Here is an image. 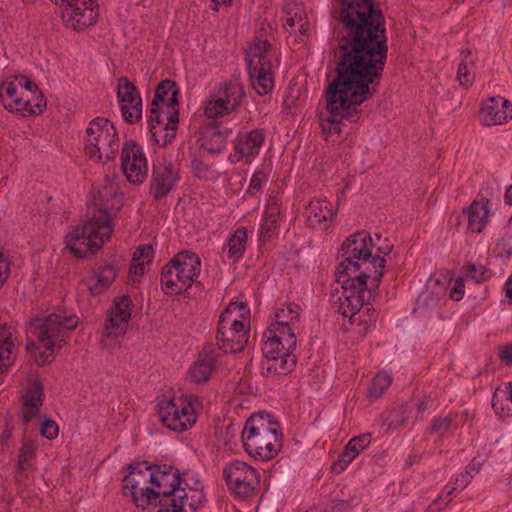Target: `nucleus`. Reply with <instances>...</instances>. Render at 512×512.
<instances>
[{"label": "nucleus", "mask_w": 512, "mask_h": 512, "mask_svg": "<svg viewBox=\"0 0 512 512\" xmlns=\"http://www.w3.org/2000/svg\"><path fill=\"white\" fill-rule=\"evenodd\" d=\"M334 63L336 75L325 91L328 117L320 124L324 134L340 133L343 120H359V107L377 92L385 67L346 54L334 55Z\"/></svg>", "instance_id": "nucleus-1"}, {"label": "nucleus", "mask_w": 512, "mask_h": 512, "mask_svg": "<svg viewBox=\"0 0 512 512\" xmlns=\"http://www.w3.org/2000/svg\"><path fill=\"white\" fill-rule=\"evenodd\" d=\"M333 13L338 47L334 55L345 54L385 65L388 54L385 17L375 0H336Z\"/></svg>", "instance_id": "nucleus-2"}, {"label": "nucleus", "mask_w": 512, "mask_h": 512, "mask_svg": "<svg viewBox=\"0 0 512 512\" xmlns=\"http://www.w3.org/2000/svg\"><path fill=\"white\" fill-rule=\"evenodd\" d=\"M79 323L76 315L57 310L36 317L27 330V352L38 366L50 363L54 359L55 349H60L70 338V332Z\"/></svg>", "instance_id": "nucleus-3"}, {"label": "nucleus", "mask_w": 512, "mask_h": 512, "mask_svg": "<svg viewBox=\"0 0 512 512\" xmlns=\"http://www.w3.org/2000/svg\"><path fill=\"white\" fill-rule=\"evenodd\" d=\"M375 245L371 234L365 230L347 237L338 253L342 261L336 268L335 276H346L349 271H371L373 272L371 290H377L384 275L386 260L378 254L373 255L372 248Z\"/></svg>", "instance_id": "nucleus-4"}, {"label": "nucleus", "mask_w": 512, "mask_h": 512, "mask_svg": "<svg viewBox=\"0 0 512 512\" xmlns=\"http://www.w3.org/2000/svg\"><path fill=\"white\" fill-rule=\"evenodd\" d=\"M279 423L263 411L251 415L243 428L242 441L245 451L255 459L269 461L282 447Z\"/></svg>", "instance_id": "nucleus-5"}, {"label": "nucleus", "mask_w": 512, "mask_h": 512, "mask_svg": "<svg viewBox=\"0 0 512 512\" xmlns=\"http://www.w3.org/2000/svg\"><path fill=\"white\" fill-rule=\"evenodd\" d=\"M249 308L244 302H231L222 311L217 327L216 344L224 353H237L249 339Z\"/></svg>", "instance_id": "nucleus-6"}, {"label": "nucleus", "mask_w": 512, "mask_h": 512, "mask_svg": "<svg viewBox=\"0 0 512 512\" xmlns=\"http://www.w3.org/2000/svg\"><path fill=\"white\" fill-rule=\"evenodd\" d=\"M199 257L190 251L176 254L162 269L161 284L171 294H181L196 282L200 274Z\"/></svg>", "instance_id": "nucleus-7"}, {"label": "nucleus", "mask_w": 512, "mask_h": 512, "mask_svg": "<svg viewBox=\"0 0 512 512\" xmlns=\"http://www.w3.org/2000/svg\"><path fill=\"white\" fill-rule=\"evenodd\" d=\"M108 222L107 219L104 224L99 225L95 216L88 218L65 236L66 248L77 258L94 254L112 234Z\"/></svg>", "instance_id": "nucleus-8"}, {"label": "nucleus", "mask_w": 512, "mask_h": 512, "mask_svg": "<svg viewBox=\"0 0 512 512\" xmlns=\"http://www.w3.org/2000/svg\"><path fill=\"white\" fill-rule=\"evenodd\" d=\"M251 84L258 95L263 96L272 91L274 86L272 74V51L268 40L256 38L249 46L245 57Z\"/></svg>", "instance_id": "nucleus-9"}, {"label": "nucleus", "mask_w": 512, "mask_h": 512, "mask_svg": "<svg viewBox=\"0 0 512 512\" xmlns=\"http://www.w3.org/2000/svg\"><path fill=\"white\" fill-rule=\"evenodd\" d=\"M119 142L114 125L105 118L92 120L85 137V153L90 159L101 161L113 160L118 152Z\"/></svg>", "instance_id": "nucleus-10"}, {"label": "nucleus", "mask_w": 512, "mask_h": 512, "mask_svg": "<svg viewBox=\"0 0 512 512\" xmlns=\"http://www.w3.org/2000/svg\"><path fill=\"white\" fill-rule=\"evenodd\" d=\"M194 400H197L194 395L161 400L157 406L161 422L168 429L176 432L191 428L196 422Z\"/></svg>", "instance_id": "nucleus-11"}, {"label": "nucleus", "mask_w": 512, "mask_h": 512, "mask_svg": "<svg viewBox=\"0 0 512 512\" xmlns=\"http://www.w3.org/2000/svg\"><path fill=\"white\" fill-rule=\"evenodd\" d=\"M129 475L122 481V487L125 495H130L137 507L142 509L152 505L150 491L152 486V465L147 461L132 463L128 467Z\"/></svg>", "instance_id": "nucleus-12"}, {"label": "nucleus", "mask_w": 512, "mask_h": 512, "mask_svg": "<svg viewBox=\"0 0 512 512\" xmlns=\"http://www.w3.org/2000/svg\"><path fill=\"white\" fill-rule=\"evenodd\" d=\"M264 336L266 340L262 345V352L266 361L262 364L263 376L287 375L296 365V356L293 351H286V345H283L278 338L267 333Z\"/></svg>", "instance_id": "nucleus-13"}, {"label": "nucleus", "mask_w": 512, "mask_h": 512, "mask_svg": "<svg viewBox=\"0 0 512 512\" xmlns=\"http://www.w3.org/2000/svg\"><path fill=\"white\" fill-rule=\"evenodd\" d=\"M181 484L180 472L171 465H152V486L150 491L152 505L167 508L170 499H173Z\"/></svg>", "instance_id": "nucleus-14"}, {"label": "nucleus", "mask_w": 512, "mask_h": 512, "mask_svg": "<svg viewBox=\"0 0 512 512\" xmlns=\"http://www.w3.org/2000/svg\"><path fill=\"white\" fill-rule=\"evenodd\" d=\"M223 476L230 491L239 498L252 496L260 483L256 470L239 460L228 463Z\"/></svg>", "instance_id": "nucleus-15"}, {"label": "nucleus", "mask_w": 512, "mask_h": 512, "mask_svg": "<svg viewBox=\"0 0 512 512\" xmlns=\"http://www.w3.org/2000/svg\"><path fill=\"white\" fill-rule=\"evenodd\" d=\"M372 279L373 272L367 270L349 271L346 276H336V281L343 288V296L350 299L348 305L354 307V309L363 308L365 304L369 305L370 301L374 299L373 293L376 290H371Z\"/></svg>", "instance_id": "nucleus-16"}, {"label": "nucleus", "mask_w": 512, "mask_h": 512, "mask_svg": "<svg viewBox=\"0 0 512 512\" xmlns=\"http://www.w3.org/2000/svg\"><path fill=\"white\" fill-rule=\"evenodd\" d=\"M64 5L62 19L66 27L82 31L93 25L97 19V11L93 0H60Z\"/></svg>", "instance_id": "nucleus-17"}, {"label": "nucleus", "mask_w": 512, "mask_h": 512, "mask_svg": "<svg viewBox=\"0 0 512 512\" xmlns=\"http://www.w3.org/2000/svg\"><path fill=\"white\" fill-rule=\"evenodd\" d=\"M121 168L127 180L133 184H140L147 175V161L142 148L135 142H126L121 152Z\"/></svg>", "instance_id": "nucleus-18"}, {"label": "nucleus", "mask_w": 512, "mask_h": 512, "mask_svg": "<svg viewBox=\"0 0 512 512\" xmlns=\"http://www.w3.org/2000/svg\"><path fill=\"white\" fill-rule=\"evenodd\" d=\"M117 98L124 120L130 124L140 121L142 99L136 86L127 77H120L117 81Z\"/></svg>", "instance_id": "nucleus-19"}, {"label": "nucleus", "mask_w": 512, "mask_h": 512, "mask_svg": "<svg viewBox=\"0 0 512 512\" xmlns=\"http://www.w3.org/2000/svg\"><path fill=\"white\" fill-rule=\"evenodd\" d=\"M106 184L100 188L93 198L94 207L103 215L96 217L99 225L104 224L108 219L107 225L112 227V218L120 211L123 206V194L112 185L108 176L105 178ZM113 230V228H111Z\"/></svg>", "instance_id": "nucleus-20"}, {"label": "nucleus", "mask_w": 512, "mask_h": 512, "mask_svg": "<svg viewBox=\"0 0 512 512\" xmlns=\"http://www.w3.org/2000/svg\"><path fill=\"white\" fill-rule=\"evenodd\" d=\"M131 307L132 300L128 295H122L114 299L104 328L107 337L117 339L126 333L131 317Z\"/></svg>", "instance_id": "nucleus-21"}, {"label": "nucleus", "mask_w": 512, "mask_h": 512, "mask_svg": "<svg viewBox=\"0 0 512 512\" xmlns=\"http://www.w3.org/2000/svg\"><path fill=\"white\" fill-rule=\"evenodd\" d=\"M179 180V171L173 163L164 161L154 164L150 182V194L154 200L168 195Z\"/></svg>", "instance_id": "nucleus-22"}, {"label": "nucleus", "mask_w": 512, "mask_h": 512, "mask_svg": "<svg viewBox=\"0 0 512 512\" xmlns=\"http://www.w3.org/2000/svg\"><path fill=\"white\" fill-rule=\"evenodd\" d=\"M512 118V104L502 97H491L480 110V120L485 126L500 125Z\"/></svg>", "instance_id": "nucleus-23"}, {"label": "nucleus", "mask_w": 512, "mask_h": 512, "mask_svg": "<svg viewBox=\"0 0 512 512\" xmlns=\"http://www.w3.org/2000/svg\"><path fill=\"white\" fill-rule=\"evenodd\" d=\"M218 355L215 353V345L206 344L197 360L189 369V376L194 383L207 382L215 369V360Z\"/></svg>", "instance_id": "nucleus-24"}, {"label": "nucleus", "mask_w": 512, "mask_h": 512, "mask_svg": "<svg viewBox=\"0 0 512 512\" xmlns=\"http://www.w3.org/2000/svg\"><path fill=\"white\" fill-rule=\"evenodd\" d=\"M265 140L263 129H253L249 132L239 133L234 141L235 156L237 160L252 158L258 155Z\"/></svg>", "instance_id": "nucleus-25"}, {"label": "nucleus", "mask_w": 512, "mask_h": 512, "mask_svg": "<svg viewBox=\"0 0 512 512\" xmlns=\"http://www.w3.org/2000/svg\"><path fill=\"white\" fill-rule=\"evenodd\" d=\"M205 496L201 490L179 488L173 499H170L167 508H160L157 512H187L189 508L194 512L204 501Z\"/></svg>", "instance_id": "nucleus-26"}, {"label": "nucleus", "mask_w": 512, "mask_h": 512, "mask_svg": "<svg viewBox=\"0 0 512 512\" xmlns=\"http://www.w3.org/2000/svg\"><path fill=\"white\" fill-rule=\"evenodd\" d=\"M43 399V386L40 381L35 380L22 395L21 416L23 423L30 422L39 414Z\"/></svg>", "instance_id": "nucleus-27"}, {"label": "nucleus", "mask_w": 512, "mask_h": 512, "mask_svg": "<svg viewBox=\"0 0 512 512\" xmlns=\"http://www.w3.org/2000/svg\"><path fill=\"white\" fill-rule=\"evenodd\" d=\"M231 130L226 126L213 121L206 126L202 132L201 146L209 153H219L226 145L227 138Z\"/></svg>", "instance_id": "nucleus-28"}, {"label": "nucleus", "mask_w": 512, "mask_h": 512, "mask_svg": "<svg viewBox=\"0 0 512 512\" xmlns=\"http://www.w3.org/2000/svg\"><path fill=\"white\" fill-rule=\"evenodd\" d=\"M371 442V434L364 433L353 437L345 446L344 451L339 455L338 460L333 463L332 471L341 473Z\"/></svg>", "instance_id": "nucleus-29"}, {"label": "nucleus", "mask_w": 512, "mask_h": 512, "mask_svg": "<svg viewBox=\"0 0 512 512\" xmlns=\"http://www.w3.org/2000/svg\"><path fill=\"white\" fill-rule=\"evenodd\" d=\"M219 98H222L228 108L233 112L236 111L242 104L245 98V90L240 81V77L233 75L230 79L220 85L219 91L216 93Z\"/></svg>", "instance_id": "nucleus-30"}, {"label": "nucleus", "mask_w": 512, "mask_h": 512, "mask_svg": "<svg viewBox=\"0 0 512 512\" xmlns=\"http://www.w3.org/2000/svg\"><path fill=\"white\" fill-rule=\"evenodd\" d=\"M178 92L175 81L165 79L158 84L151 105L157 106L160 104L165 107L166 113L171 110H178Z\"/></svg>", "instance_id": "nucleus-31"}, {"label": "nucleus", "mask_w": 512, "mask_h": 512, "mask_svg": "<svg viewBox=\"0 0 512 512\" xmlns=\"http://www.w3.org/2000/svg\"><path fill=\"white\" fill-rule=\"evenodd\" d=\"M154 257L152 245L144 244L137 248L129 268V279L132 285L140 283V277L145 272V265H149Z\"/></svg>", "instance_id": "nucleus-32"}, {"label": "nucleus", "mask_w": 512, "mask_h": 512, "mask_svg": "<svg viewBox=\"0 0 512 512\" xmlns=\"http://www.w3.org/2000/svg\"><path fill=\"white\" fill-rule=\"evenodd\" d=\"M37 446L30 442H23L19 454L18 462L16 465V481L20 482V477H27L29 471L33 470L34 460L36 458Z\"/></svg>", "instance_id": "nucleus-33"}, {"label": "nucleus", "mask_w": 512, "mask_h": 512, "mask_svg": "<svg viewBox=\"0 0 512 512\" xmlns=\"http://www.w3.org/2000/svg\"><path fill=\"white\" fill-rule=\"evenodd\" d=\"M334 215L335 210L326 200L311 202L308 207V221L312 226L323 224L324 228H326L327 222L332 220Z\"/></svg>", "instance_id": "nucleus-34"}, {"label": "nucleus", "mask_w": 512, "mask_h": 512, "mask_svg": "<svg viewBox=\"0 0 512 512\" xmlns=\"http://www.w3.org/2000/svg\"><path fill=\"white\" fill-rule=\"evenodd\" d=\"M267 335H270L274 338H278L282 341L283 345H286V351H294L296 348V337L291 327L289 326V321L287 320H276L272 323L266 332Z\"/></svg>", "instance_id": "nucleus-35"}, {"label": "nucleus", "mask_w": 512, "mask_h": 512, "mask_svg": "<svg viewBox=\"0 0 512 512\" xmlns=\"http://www.w3.org/2000/svg\"><path fill=\"white\" fill-rule=\"evenodd\" d=\"M0 99L7 110L20 112V108L23 106L24 95L11 80L1 86Z\"/></svg>", "instance_id": "nucleus-36"}, {"label": "nucleus", "mask_w": 512, "mask_h": 512, "mask_svg": "<svg viewBox=\"0 0 512 512\" xmlns=\"http://www.w3.org/2000/svg\"><path fill=\"white\" fill-rule=\"evenodd\" d=\"M465 212L468 217V229L480 233L488 220L489 210L487 206L474 201Z\"/></svg>", "instance_id": "nucleus-37"}, {"label": "nucleus", "mask_w": 512, "mask_h": 512, "mask_svg": "<svg viewBox=\"0 0 512 512\" xmlns=\"http://www.w3.org/2000/svg\"><path fill=\"white\" fill-rule=\"evenodd\" d=\"M247 240L248 236L246 228H237L235 232L230 236L227 242L228 258L231 259L233 262L239 261L246 250Z\"/></svg>", "instance_id": "nucleus-38"}, {"label": "nucleus", "mask_w": 512, "mask_h": 512, "mask_svg": "<svg viewBox=\"0 0 512 512\" xmlns=\"http://www.w3.org/2000/svg\"><path fill=\"white\" fill-rule=\"evenodd\" d=\"M117 276V271L112 265H105L97 274L95 282L88 281L86 286L90 293L94 296L102 294L114 281Z\"/></svg>", "instance_id": "nucleus-39"}, {"label": "nucleus", "mask_w": 512, "mask_h": 512, "mask_svg": "<svg viewBox=\"0 0 512 512\" xmlns=\"http://www.w3.org/2000/svg\"><path fill=\"white\" fill-rule=\"evenodd\" d=\"M10 329L3 325L0 327V373L6 370L11 364V354L14 343L11 339Z\"/></svg>", "instance_id": "nucleus-40"}, {"label": "nucleus", "mask_w": 512, "mask_h": 512, "mask_svg": "<svg viewBox=\"0 0 512 512\" xmlns=\"http://www.w3.org/2000/svg\"><path fill=\"white\" fill-rule=\"evenodd\" d=\"M45 107L46 101L41 90L37 87L36 89H33L32 92L24 95L23 106L20 108V113L23 116L39 114Z\"/></svg>", "instance_id": "nucleus-41"}, {"label": "nucleus", "mask_w": 512, "mask_h": 512, "mask_svg": "<svg viewBox=\"0 0 512 512\" xmlns=\"http://www.w3.org/2000/svg\"><path fill=\"white\" fill-rule=\"evenodd\" d=\"M179 122V111L178 110H171L166 113V123L162 128L158 130V135L162 132H164L163 139L160 140L157 137L155 138V141L165 146L168 143H170L175 137H176V131H177V124Z\"/></svg>", "instance_id": "nucleus-42"}, {"label": "nucleus", "mask_w": 512, "mask_h": 512, "mask_svg": "<svg viewBox=\"0 0 512 512\" xmlns=\"http://www.w3.org/2000/svg\"><path fill=\"white\" fill-rule=\"evenodd\" d=\"M204 115L207 118L214 119L230 114L232 111L228 108L222 98L217 94H211L204 102Z\"/></svg>", "instance_id": "nucleus-43"}, {"label": "nucleus", "mask_w": 512, "mask_h": 512, "mask_svg": "<svg viewBox=\"0 0 512 512\" xmlns=\"http://www.w3.org/2000/svg\"><path fill=\"white\" fill-rule=\"evenodd\" d=\"M280 214V204L276 199H270L265 212V219L261 226L263 234H269L278 226V218Z\"/></svg>", "instance_id": "nucleus-44"}, {"label": "nucleus", "mask_w": 512, "mask_h": 512, "mask_svg": "<svg viewBox=\"0 0 512 512\" xmlns=\"http://www.w3.org/2000/svg\"><path fill=\"white\" fill-rule=\"evenodd\" d=\"M305 19H307V17L303 7L300 4H293L286 10L285 23L283 26L289 33H296V29H294L295 26Z\"/></svg>", "instance_id": "nucleus-45"}, {"label": "nucleus", "mask_w": 512, "mask_h": 512, "mask_svg": "<svg viewBox=\"0 0 512 512\" xmlns=\"http://www.w3.org/2000/svg\"><path fill=\"white\" fill-rule=\"evenodd\" d=\"M392 378L386 372L378 373L371 381L368 389L369 396L372 398H379L385 390L391 385Z\"/></svg>", "instance_id": "nucleus-46"}, {"label": "nucleus", "mask_w": 512, "mask_h": 512, "mask_svg": "<svg viewBox=\"0 0 512 512\" xmlns=\"http://www.w3.org/2000/svg\"><path fill=\"white\" fill-rule=\"evenodd\" d=\"M470 55V51H467L461 60L457 71V79L459 80L460 85L464 87L470 86L473 82L470 69L474 66V61L470 59Z\"/></svg>", "instance_id": "nucleus-47"}, {"label": "nucleus", "mask_w": 512, "mask_h": 512, "mask_svg": "<svg viewBox=\"0 0 512 512\" xmlns=\"http://www.w3.org/2000/svg\"><path fill=\"white\" fill-rule=\"evenodd\" d=\"M150 109V115H149V122H150V132L153 137L158 136V130L162 128V124L164 123L163 115L166 116V109L165 107L158 104L157 106L151 105Z\"/></svg>", "instance_id": "nucleus-48"}, {"label": "nucleus", "mask_w": 512, "mask_h": 512, "mask_svg": "<svg viewBox=\"0 0 512 512\" xmlns=\"http://www.w3.org/2000/svg\"><path fill=\"white\" fill-rule=\"evenodd\" d=\"M465 273L477 283H482L490 279L492 272L482 265H475L474 263H467L463 266Z\"/></svg>", "instance_id": "nucleus-49"}, {"label": "nucleus", "mask_w": 512, "mask_h": 512, "mask_svg": "<svg viewBox=\"0 0 512 512\" xmlns=\"http://www.w3.org/2000/svg\"><path fill=\"white\" fill-rule=\"evenodd\" d=\"M358 325L362 326L361 333L366 334L369 329L375 326L377 321V313L373 307H367L365 311L357 313Z\"/></svg>", "instance_id": "nucleus-50"}, {"label": "nucleus", "mask_w": 512, "mask_h": 512, "mask_svg": "<svg viewBox=\"0 0 512 512\" xmlns=\"http://www.w3.org/2000/svg\"><path fill=\"white\" fill-rule=\"evenodd\" d=\"M406 422L404 414L400 410H392L387 413L383 426H386L388 430L397 429L403 426Z\"/></svg>", "instance_id": "nucleus-51"}, {"label": "nucleus", "mask_w": 512, "mask_h": 512, "mask_svg": "<svg viewBox=\"0 0 512 512\" xmlns=\"http://www.w3.org/2000/svg\"><path fill=\"white\" fill-rule=\"evenodd\" d=\"M300 307L296 304H286L285 307L276 312V319L287 320L289 322L297 321L299 318Z\"/></svg>", "instance_id": "nucleus-52"}, {"label": "nucleus", "mask_w": 512, "mask_h": 512, "mask_svg": "<svg viewBox=\"0 0 512 512\" xmlns=\"http://www.w3.org/2000/svg\"><path fill=\"white\" fill-rule=\"evenodd\" d=\"M452 425V419L450 416L437 417L431 422L430 433H438L440 435L449 431Z\"/></svg>", "instance_id": "nucleus-53"}, {"label": "nucleus", "mask_w": 512, "mask_h": 512, "mask_svg": "<svg viewBox=\"0 0 512 512\" xmlns=\"http://www.w3.org/2000/svg\"><path fill=\"white\" fill-rule=\"evenodd\" d=\"M350 299H348V297L344 296V299L342 300L340 298V305L338 307V312L343 315L344 317H349L350 318V322L351 323H355L357 322V313L360 312V310H362V308H356L354 309V307L348 305V301Z\"/></svg>", "instance_id": "nucleus-54"}, {"label": "nucleus", "mask_w": 512, "mask_h": 512, "mask_svg": "<svg viewBox=\"0 0 512 512\" xmlns=\"http://www.w3.org/2000/svg\"><path fill=\"white\" fill-rule=\"evenodd\" d=\"M12 81L23 95H27L29 92H32L33 89L38 87L29 77L24 75H17Z\"/></svg>", "instance_id": "nucleus-55"}, {"label": "nucleus", "mask_w": 512, "mask_h": 512, "mask_svg": "<svg viewBox=\"0 0 512 512\" xmlns=\"http://www.w3.org/2000/svg\"><path fill=\"white\" fill-rule=\"evenodd\" d=\"M58 431V425L53 420L46 419L41 426L40 433L43 437L52 440L58 436Z\"/></svg>", "instance_id": "nucleus-56"}, {"label": "nucleus", "mask_w": 512, "mask_h": 512, "mask_svg": "<svg viewBox=\"0 0 512 512\" xmlns=\"http://www.w3.org/2000/svg\"><path fill=\"white\" fill-rule=\"evenodd\" d=\"M267 176L262 171H257L253 174L247 193L250 195L256 194L261 189L262 183L266 180Z\"/></svg>", "instance_id": "nucleus-57"}, {"label": "nucleus", "mask_w": 512, "mask_h": 512, "mask_svg": "<svg viewBox=\"0 0 512 512\" xmlns=\"http://www.w3.org/2000/svg\"><path fill=\"white\" fill-rule=\"evenodd\" d=\"M464 287V279L457 278L455 280L453 288L451 289L450 297L456 301L461 300L464 295Z\"/></svg>", "instance_id": "nucleus-58"}, {"label": "nucleus", "mask_w": 512, "mask_h": 512, "mask_svg": "<svg viewBox=\"0 0 512 512\" xmlns=\"http://www.w3.org/2000/svg\"><path fill=\"white\" fill-rule=\"evenodd\" d=\"M499 358L505 364H512V343H509L500 349Z\"/></svg>", "instance_id": "nucleus-59"}, {"label": "nucleus", "mask_w": 512, "mask_h": 512, "mask_svg": "<svg viewBox=\"0 0 512 512\" xmlns=\"http://www.w3.org/2000/svg\"><path fill=\"white\" fill-rule=\"evenodd\" d=\"M492 407L500 417H507L510 415L509 410L505 411L504 408L501 406L496 393L493 395L492 398Z\"/></svg>", "instance_id": "nucleus-60"}, {"label": "nucleus", "mask_w": 512, "mask_h": 512, "mask_svg": "<svg viewBox=\"0 0 512 512\" xmlns=\"http://www.w3.org/2000/svg\"><path fill=\"white\" fill-rule=\"evenodd\" d=\"M296 27H297L298 34H296L295 40L299 41L308 32V21H307V19H305V20L301 21L300 23H298V25Z\"/></svg>", "instance_id": "nucleus-61"}, {"label": "nucleus", "mask_w": 512, "mask_h": 512, "mask_svg": "<svg viewBox=\"0 0 512 512\" xmlns=\"http://www.w3.org/2000/svg\"><path fill=\"white\" fill-rule=\"evenodd\" d=\"M349 503L346 501H336L332 505V512H347Z\"/></svg>", "instance_id": "nucleus-62"}, {"label": "nucleus", "mask_w": 512, "mask_h": 512, "mask_svg": "<svg viewBox=\"0 0 512 512\" xmlns=\"http://www.w3.org/2000/svg\"><path fill=\"white\" fill-rule=\"evenodd\" d=\"M481 469V463L473 459L466 468V475H470L472 473H478Z\"/></svg>", "instance_id": "nucleus-63"}, {"label": "nucleus", "mask_w": 512, "mask_h": 512, "mask_svg": "<svg viewBox=\"0 0 512 512\" xmlns=\"http://www.w3.org/2000/svg\"><path fill=\"white\" fill-rule=\"evenodd\" d=\"M504 290L506 293V297L508 298L509 304L512 305V276L508 278L504 285Z\"/></svg>", "instance_id": "nucleus-64"}]
</instances>
